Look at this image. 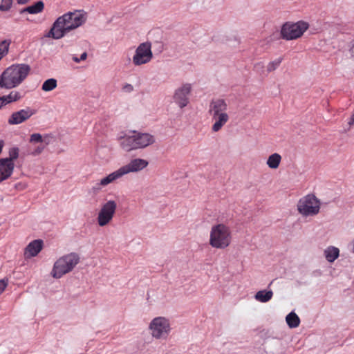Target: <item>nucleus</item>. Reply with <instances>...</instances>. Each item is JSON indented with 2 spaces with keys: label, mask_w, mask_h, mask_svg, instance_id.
<instances>
[{
  "label": "nucleus",
  "mask_w": 354,
  "mask_h": 354,
  "mask_svg": "<svg viewBox=\"0 0 354 354\" xmlns=\"http://www.w3.org/2000/svg\"><path fill=\"white\" fill-rule=\"evenodd\" d=\"M86 20L85 14L81 11L65 13L55 20L48 36L55 39H61L70 31L84 24Z\"/></svg>",
  "instance_id": "nucleus-1"
},
{
  "label": "nucleus",
  "mask_w": 354,
  "mask_h": 354,
  "mask_svg": "<svg viewBox=\"0 0 354 354\" xmlns=\"http://www.w3.org/2000/svg\"><path fill=\"white\" fill-rule=\"evenodd\" d=\"M30 67L28 64H13L0 75V88L11 89L18 86L28 75Z\"/></svg>",
  "instance_id": "nucleus-2"
},
{
  "label": "nucleus",
  "mask_w": 354,
  "mask_h": 354,
  "mask_svg": "<svg viewBox=\"0 0 354 354\" xmlns=\"http://www.w3.org/2000/svg\"><path fill=\"white\" fill-rule=\"evenodd\" d=\"M126 134L121 138V146L127 151L144 149L155 142V138L148 133H141L136 131Z\"/></svg>",
  "instance_id": "nucleus-3"
},
{
  "label": "nucleus",
  "mask_w": 354,
  "mask_h": 354,
  "mask_svg": "<svg viewBox=\"0 0 354 354\" xmlns=\"http://www.w3.org/2000/svg\"><path fill=\"white\" fill-rule=\"evenodd\" d=\"M232 234L229 226L218 223L212 226L209 244L215 249H225L232 243Z\"/></svg>",
  "instance_id": "nucleus-4"
},
{
  "label": "nucleus",
  "mask_w": 354,
  "mask_h": 354,
  "mask_svg": "<svg viewBox=\"0 0 354 354\" xmlns=\"http://www.w3.org/2000/svg\"><path fill=\"white\" fill-rule=\"evenodd\" d=\"M227 104L223 99L212 100L209 104V113L214 121L212 127L213 132L219 131L228 122L230 117L227 113Z\"/></svg>",
  "instance_id": "nucleus-5"
},
{
  "label": "nucleus",
  "mask_w": 354,
  "mask_h": 354,
  "mask_svg": "<svg viewBox=\"0 0 354 354\" xmlns=\"http://www.w3.org/2000/svg\"><path fill=\"white\" fill-rule=\"evenodd\" d=\"M80 255L71 252L59 258L54 263L51 274L55 279H59L64 274L71 272L79 263Z\"/></svg>",
  "instance_id": "nucleus-6"
},
{
  "label": "nucleus",
  "mask_w": 354,
  "mask_h": 354,
  "mask_svg": "<svg viewBox=\"0 0 354 354\" xmlns=\"http://www.w3.org/2000/svg\"><path fill=\"white\" fill-rule=\"evenodd\" d=\"M308 27V24L304 21L296 23L286 22L281 29V38L286 40L297 39L304 35Z\"/></svg>",
  "instance_id": "nucleus-7"
},
{
  "label": "nucleus",
  "mask_w": 354,
  "mask_h": 354,
  "mask_svg": "<svg viewBox=\"0 0 354 354\" xmlns=\"http://www.w3.org/2000/svg\"><path fill=\"white\" fill-rule=\"evenodd\" d=\"M320 201L313 194H308L299 199L298 212L304 216H315L320 210Z\"/></svg>",
  "instance_id": "nucleus-8"
},
{
  "label": "nucleus",
  "mask_w": 354,
  "mask_h": 354,
  "mask_svg": "<svg viewBox=\"0 0 354 354\" xmlns=\"http://www.w3.org/2000/svg\"><path fill=\"white\" fill-rule=\"evenodd\" d=\"M149 329L153 337L158 339H166L171 328L168 319L164 317H157L151 321Z\"/></svg>",
  "instance_id": "nucleus-9"
},
{
  "label": "nucleus",
  "mask_w": 354,
  "mask_h": 354,
  "mask_svg": "<svg viewBox=\"0 0 354 354\" xmlns=\"http://www.w3.org/2000/svg\"><path fill=\"white\" fill-rule=\"evenodd\" d=\"M117 209L115 201H108L104 203L97 214V221L100 227L108 225L113 219Z\"/></svg>",
  "instance_id": "nucleus-10"
},
{
  "label": "nucleus",
  "mask_w": 354,
  "mask_h": 354,
  "mask_svg": "<svg viewBox=\"0 0 354 354\" xmlns=\"http://www.w3.org/2000/svg\"><path fill=\"white\" fill-rule=\"evenodd\" d=\"M153 58L151 46L149 42L140 44L136 50L132 62L135 66H140L149 63Z\"/></svg>",
  "instance_id": "nucleus-11"
},
{
  "label": "nucleus",
  "mask_w": 354,
  "mask_h": 354,
  "mask_svg": "<svg viewBox=\"0 0 354 354\" xmlns=\"http://www.w3.org/2000/svg\"><path fill=\"white\" fill-rule=\"evenodd\" d=\"M192 91L190 84H185L175 91L174 100L180 108H184L189 104V95Z\"/></svg>",
  "instance_id": "nucleus-12"
},
{
  "label": "nucleus",
  "mask_w": 354,
  "mask_h": 354,
  "mask_svg": "<svg viewBox=\"0 0 354 354\" xmlns=\"http://www.w3.org/2000/svg\"><path fill=\"white\" fill-rule=\"evenodd\" d=\"M149 165L147 160L142 158L132 159L128 164L120 167L123 176L129 173H137L145 168Z\"/></svg>",
  "instance_id": "nucleus-13"
},
{
  "label": "nucleus",
  "mask_w": 354,
  "mask_h": 354,
  "mask_svg": "<svg viewBox=\"0 0 354 354\" xmlns=\"http://www.w3.org/2000/svg\"><path fill=\"white\" fill-rule=\"evenodd\" d=\"M35 113V110H32L30 107H27L26 109H21L12 113L10 116L8 122L11 125L19 124L28 120Z\"/></svg>",
  "instance_id": "nucleus-14"
},
{
  "label": "nucleus",
  "mask_w": 354,
  "mask_h": 354,
  "mask_svg": "<svg viewBox=\"0 0 354 354\" xmlns=\"http://www.w3.org/2000/svg\"><path fill=\"white\" fill-rule=\"evenodd\" d=\"M122 176L123 174L119 168L118 170L102 178L99 183H96L95 185L93 186V189L94 191H100L102 187L107 186Z\"/></svg>",
  "instance_id": "nucleus-15"
},
{
  "label": "nucleus",
  "mask_w": 354,
  "mask_h": 354,
  "mask_svg": "<svg viewBox=\"0 0 354 354\" xmlns=\"http://www.w3.org/2000/svg\"><path fill=\"white\" fill-rule=\"evenodd\" d=\"M43 247V242L41 240H34L31 241L26 248L24 252L25 258L29 259L37 256Z\"/></svg>",
  "instance_id": "nucleus-16"
},
{
  "label": "nucleus",
  "mask_w": 354,
  "mask_h": 354,
  "mask_svg": "<svg viewBox=\"0 0 354 354\" xmlns=\"http://www.w3.org/2000/svg\"><path fill=\"white\" fill-rule=\"evenodd\" d=\"M15 165L7 160L0 159V183L8 179L12 174Z\"/></svg>",
  "instance_id": "nucleus-17"
},
{
  "label": "nucleus",
  "mask_w": 354,
  "mask_h": 354,
  "mask_svg": "<svg viewBox=\"0 0 354 354\" xmlns=\"http://www.w3.org/2000/svg\"><path fill=\"white\" fill-rule=\"evenodd\" d=\"M282 157L278 153H274L268 156L266 164L270 169H277L281 162Z\"/></svg>",
  "instance_id": "nucleus-18"
},
{
  "label": "nucleus",
  "mask_w": 354,
  "mask_h": 354,
  "mask_svg": "<svg viewBox=\"0 0 354 354\" xmlns=\"http://www.w3.org/2000/svg\"><path fill=\"white\" fill-rule=\"evenodd\" d=\"M324 254L326 260L332 263L338 258L339 250L336 247L330 246L324 250Z\"/></svg>",
  "instance_id": "nucleus-19"
},
{
  "label": "nucleus",
  "mask_w": 354,
  "mask_h": 354,
  "mask_svg": "<svg viewBox=\"0 0 354 354\" xmlns=\"http://www.w3.org/2000/svg\"><path fill=\"white\" fill-rule=\"evenodd\" d=\"M273 296V292L272 290H259L258 291L255 295L254 298L257 301L262 303H266L269 301Z\"/></svg>",
  "instance_id": "nucleus-20"
},
{
  "label": "nucleus",
  "mask_w": 354,
  "mask_h": 354,
  "mask_svg": "<svg viewBox=\"0 0 354 354\" xmlns=\"http://www.w3.org/2000/svg\"><path fill=\"white\" fill-rule=\"evenodd\" d=\"M44 3L41 1H37L35 4L26 8L23 12H27L30 14H38L43 11Z\"/></svg>",
  "instance_id": "nucleus-21"
},
{
  "label": "nucleus",
  "mask_w": 354,
  "mask_h": 354,
  "mask_svg": "<svg viewBox=\"0 0 354 354\" xmlns=\"http://www.w3.org/2000/svg\"><path fill=\"white\" fill-rule=\"evenodd\" d=\"M287 324L290 328H296L299 326L300 324L299 317L294 312L290 313L286 318Z\"/></svg>",
  "instance_id": "nucleus-22"
},
{
  "label": "nucleus",
  "mask_w": 354,
  "mask_h": 354,
  "mask_svg": "<svg viewBox=\"0 0 354 354\" xmlns=\"http://www.w3.org/2000/svg\"><path fill=\"white\" fill-rule=\"evenodd\" d=\"M4 104H7L19 100L22 96L19 91H12L8 95L2 96Z\"/></svg>",
  "instance_id": "nucleus-23"
},
{
  "label": "nucleus",
  "mask_w": 354,
  "mask_h": 354,
  "mask_svg": "<svg viewBox=\"0 0 354 354\" xmlns=\"http://www.w3.org/2000/svg\"><path fill=\"white\" fill-rule=\"evenodd\" d=\"M57 86V82L54 78L48 79L46 80L41 86L44 91L48 92L55 89Z\"/></svg>",
  "instance_id": "nucleus-24"
},
{
  "label": "nucleus",
  "mask_w": 354,
  "mask_h": 354,
  "mask_svg": "<svg viewBox=\"0 0 354 354\" xmlns=\"http://www.w3.org/2000/svg\"><path fill=\"white\" fill-rule=\"evenodd\" d=\"M11 44L10 40L5 39L0 42V57L3 58L9 51V47Z\"/></svg>",
  "instance_id": "nucleus-25"
},
{
  "label": "nucleus",
  "mask_w": 354,
  "mask_h": 354,
  "mask_svg": "<svg viewBox=\"0 0 354 354\" xmlns=\"http://www.w3.org/2000/svg\"><path fill=\"white\" fill-rule=\"evenodd\" d=\"M282 61H283V57H281L276 59L274 61L269 62L267 66V71L268 73H270V72L276 70L279 66V65L281 64Z\"/></svg>",
  "instance_id": "nucleus-26"
},
{
  "label": "nucleus",
  "mask_w": 354,
  "mask_h": 354,
  "mask_svg": "<svg viewBox=\"0 0 354 354\" xmlns=\"http://www.w3.org/2000/svg\"><path fill=\"white\" fill-rule=\"evenodd\" d=\"M19 156V149L17 147L11 148L9 150V158H1L2 160H7L10 161L11 163H14L13 161L16 160Z\"/></svg>",
  "instance_id": "nucleus-27"
},
{
  "label": "nucleus",
  "mask_w": 354,
  "mask_h": 354,
  "mask_svg": "<svg viewBox=\"0 0 354 354\" xmlns=\"http://www.w3.org/2000/svg\"><path fill=\"white\" fill-rule=\"evenodd\" d=\"M12 5V0H1L0 3V10L3 12L8 11Z\"/></svg>",
  "instance_id": "nucleus-28"
},
{
  "label": "nucleus",
  "mask_w": 354,
  "mask_h": 354,
  "mask_svg": "<svg viewBox=\"0 0 354 354\" xmlns=\"http://www.w3.org/2000/svg\"><path fill=\"white\" fill-rule=\"evenodd\" d=\"M30 142H43V136L40 133H32L30 137Z\"/></svg>",
  "instance_id": "nucleus-29"
},
{
  "label": "nucleus",
  "mask_w": 354,
  "mask_h": 354,
  "mask_svg": "<svg viewBox=\"0 0 354 354\" xmlns=\"http://www.w3.org/2000/svg\"><path fill=\"white\" fill-rule=\"evenodd\" d=\"M8 286V280L1 279L0 280V295L4 291Z\"/></svg>",
  "instance_id": "nucleus-30"
},
{
  "label": "nucleus",
  "mask_w": 354,
  "mask_h": 354,
  "mask_svg": "<svg viewBox=\"0 0 354 354\" xmlns=\"http://www.w3.org/2000/svg\"><path fill=\"white\" fill-rule=\"evenodd\" d=\"M44 149V147L38 146L32 152H31V154L33 156H37L40 154Z\"/></svg>",
  "instance_id": "nucleus-31"
},
{
  "label": "nucleus",
  "mask_w": 354,
  "mask_h": 354,
  "mask_svg": "<svg viewBox=\"0 0 354 354\" xmlns=\"http://www.w3.org/2000/svg\"><path fill=\"white\" fill-rule=\"evenodd\" d=\"M53 137L50 135H45L43 136V142L46 144V145H48L50 142Z\"/></svg>",
  "instance_id": "nucleus-32"
},
{
  "label": "nucleus",
  "mask_w": 354,
  "mask_h": 354,
  "mask_svg": "<svg viewBox=\"0 0 354 354\" xmlns=\"http://www.w3.org/2000/svg\"><path fill=\"white\" fill-rule=\"evenodd\" d=\"M86 57H87V53H83L81 55V56H80V59H78V58H77V57H74V58H73V60H74L75 62L78 63V62H80V60H85V59H86Z\"/></svg>",
  "instance_id": "nucleus-33"
},
{
  "label": "nucleus",
  "mask_w": 354,
  "mask_h": 354,
  "mask_svg": "<svg viewBox=\"0 0 354 354\" xmlns=\"http://www.w3.org/2000/svg\"><path fill=\"white\" fill-rule=\"evenodd\" d=\"M123 89L127 92H131L133 90V87L131 84H127L124 86Z\"/></svg>",
  "instance_id": "nucleus-34"
},
{
  "label": "nucleus",
  "mask_w": 354,
  "mask_h": 354,
  "mask_svg": "<svg viewBox=\"0 0 354 354\" xmlns=\"http://www.w3.org/2000/svg\"><path fill=\"white\" fill-rule=\"evenodd\" d=\"M6 105V104H4V101H3V99L2 97H0V109L3 106H5Z\"/></svg>",
  "instance_id": "nucleus-35"
},
{
  "label": "nucleus",
  "mask_w": 354,
  "mask_h": 354,
  "mask_svg": "<svg viewBox=\"0 0 354 354\" xmlns=\"http://www.w3.org/2000/svg\"><path fill=\"white\" fill-rule=\"evenodd\" d=\"M19 4H24L28 2V0H17Z\"/></svg>",
  "instance_id": "nucleus-36"
}]
</instances>
